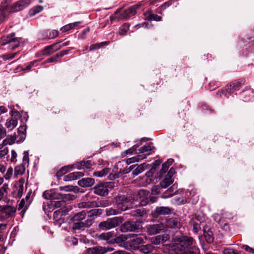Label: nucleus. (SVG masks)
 <instances>
[{
    "label": "nucleus",
    "mask_w": 254,
    "mask_h": 254,
    "mask_svg": "<svg viewBox=\"0 0 254 254\" xmlns=\"http://www.w3.org/2000/svg\"><path fill=\"white\" fill-rule=\"evenodd\" d=\"M195 243L190 237H176L172 241L171 251H174L177 254H199V249Z\"/></svg>",
    "instance_id": "obj_1"
},
{
    "label": "nucleus",
    "mask_w": 254,
    "mask_h": 254,
    "mask_svg": "<svg viewBox=\"0 0 254 254\" xmlns=\"http://www.w3.org/2000/svg\"><path fill=\"white\" fill-rule=\"evenodd\" d=\"M9 3V0H5L0 5V22L4 21L10 13L20 11L28 6L30 0H20L10 6Z\"/></svg>",
    "instance_id": "obj_2"
},
{
    "label": "nucleus",
    "mask_w": 254,
    "mask_h": 254,
    "mask_svg": "<svg viewBox=\"0 0 254 254\" xmlns=\"http://www.w3.org/2000/svg\"><path fill=\"white\" fill-rule=\"evenodd\" d=\"M116 201L118 209L125 211L131 207L135 202L134 196L119 195L116 197Z\"/></svg>",
    "instance_id": "obj_3"
},
{
    "label": "nucleus",
    "mask_w": 254,
    "mask_h": 254,
    "mask_svg": "<svg viewBox=\"0 0 254 254\" xmlns=\"http://www.w3.org/2000/svg\"><path fill=\"white\" fill-rule=\"evenodd\" d=\"M16 212L15 206L9 204L0 205V221L4 222L8 219L13 218Z\"/></svg>",
    "instance_id": "obj_4"
},
{
    "label": "nucleus",
    "mask_w": 254,
    "mask_h": 254,
    "mask_svg": "<svg viewBox=\"0 0 254 254\" xmlns=\"http://www.w3.org/2000/svg\"><path fill=\"white\" fill-rule=\"evenodd\" d=\"M122 223V219L116 217L100 222L99 224V228L102 230H109L118 226Z\"/></svg>",
    "instance_id": "obj_5"
},
{
    "label": "nucleus",
    "mask_w": 254,
    "mask_h": 254,
    "mask_svg": "<svg viewBox=\"0 0 254 254\" xmlns=\"http://www.w3.org/2000/svg\"><path fill=\"white\" fill-rule=\"evenodd\" d=\"M114 187V183L105 182L100 183L94 188V193L96 194L104 196L108 194L109 189Z\"/></svg>",
    "instance_id": "obj_6"
},
{
    "label": "nucleus",
    "mask_w": 254,
    "mask_h": 254,
    "mask_svg": "<svg viewBox=\"0 0 254 254\" xmlns=\"http://www.w3.org/2000/svg\"><path fill=\"white\" fill-rule=\"evenodd\" d=\"M144 239H146V237L133 236L131 239L127 242V244L128 245L130 249L132 250H138L140 248V245L144 243Z\"/></svg>",
    "instance_id": "obj_7"
},
{
    "label": "nucleus",
    "mask_w": 254,
    "mask_h": 254,
    "mask_svg": "<svg viewBox=\"0 0 254 254\" xmlns=\"http://www.w3.org/2000/svg\"><path fill=\"white\" fill-rule=\"evenodd\" d=\"M11 118L7 119L5 124L6 127L10 130L13 129L17 126V118L19 117L20 114L17 111L13 110L11 112Z\"/></svg>",
    "instance_id": "obj_8"
},
{
    "label": "nucleus",
    "mask_w": 254,
    "mask_h": 254,
    "mask_svg": "<svg viewBox=\"0 0 254 254\" xmlns=\"http://www.w3.org/2000/svg\"><path fill=\"white\" fill-rule=\"evenodd\" d=\"M149 192L145 190H140L136 196L134 197L135 201L140 200L138 205L144 206L146 205L148 202V196H149Z\"/></svg>",
    "instance_id": "obj_9"
},
{
    "label": "nucleus",
    "mask_w": 254,
    "mask_h": 254,
    "mask_svg": "<svg viewBox=\"0 0 254 254\" xmlns=\"http://www.w3.org/2000/svg\"><path fill=\"white\" fill-rule=\"evenodd\" d=\"M121 229L123 232L136 231L139 229V225L136 222L127 221L121 226Z\"/></svg>",
    "instance_id": "obj_10"
},
{
    "label": "nucleus",
    "mask_w": 254,
    "mask_h": 254,
    "mask_svg": "<svg viewBox=\"0 0 254 254\" xmlns=\"http://www.w3.org/2000/svg\"><path fill=\"white\" fill-rule=\"evenodd\" d=\"M164 228L162 223L148 225L146 226L147 232L149 235H155L159 233Z\"/></svg>",
    "instance_id": "obj_11"
},
{
    "label": "nucleus",
    "mask_w": 254,
    "mask_h": 254,
    "mask_svg": "<svg viewBox=\"0 0 254 254\" xmlns=\"http://www.w3.org/2000/svg\"><path fill=\"white\" fill-rule=\"evenodd\" d=\"M166 226L170 228H180L182 225L179 219L177 218H171L166 221Z\"/></svg>",
    "instance_id": "obj_12"
},
{
    "label": "nucleus",
    "mask_w": 254,
    "mask_h": 254,
    "mask_svg": "<svg viewBox=\"0 0 254 254\" xmlns=\"http://www.w3.org/2000/svg\"><path fill=\"white\" fill-rule=\"evenodd\" d=\"M25 180L23 178H20L15 184V190L17 191V196L20 198L24 191V185Z\"/></svg>",
    "instance_id": "obj_13"
},
{
    "label": "nucleus",
    "mask_w": 254,
    "mask_h": 254,
    "mask_svg": "<svg viewBox=\"0 0 254 254\" xmlns=\"http://www.w3.org/2000/svg\"><path fill=\"white\" fill-rule=\"evenodd\" d=\"M84 176V174L80 172H73L65 176L64 178V181H70L77 180Z\"/></svg>",
    "instance_id": "obj_14"
},
{
    "label": "nucleus",
    "mask_w": 254,
    "mask_h": 254,
    "mask_svg": "<svg viewBox=\"0 0 254 254\" xmlns=\"http://www.w3.org/2000/svg\"><path fill=\"white\" fill-rule=\"evenodd\" d=\"M95 183L94 179L91 178H83L78 181V185L81 187H89L92 186Z\"/></svg>",
    "instance_id": "obj_15"
},
{
    "label": "nucleus",
    "mask_w": 254,
    "mask_h": 254,
    "mask_svg": "<svg viewBox=\"0 0 254 254\" xmlns=\"http://www.w3.org/2000/svg\"><path fill=\"white\" fill-rule=\"evenodd\" d=\"M115 17H111L112 20L117 18L118 19H126L129 17L127 10L122 11L121 9H118L115 13Z\"/></svg>",
    "instance_id": "obj_16"
},
{
    "label": "nucleus",
    "mask_w": 254,
    "mask_h": 254,
    "mask_svg": "<svg viewBox=\"0 0 254 254\" xmlns=\"http://www.w3.org/2000/svg\"><path fill=\"white\" fill-rule=\"evenodd\" d=\"M168 239L167 235H158L151 239V242L154 245H159L164 243Z\"/></svg>",
    "instance_id": "obj_17"
},
{
    "label": "nucleus",
    "mask_w": 254,
    "mask_h": 254,
    "mask_svg": "<svg viewBox=\"0 0 254 254\" xmlns=\"http://www.w3.org/2000/svg\"><path fill=\"white\" fill-rule=\"evenodd\" d=\"M154 147L151 146V144L147 145H144L139 148L138 150V155H145V158L147 155L150 154V151L154 149Z\"/></svg>",
    "instance_id": "obj_18"
},
{
    "label": "nucleus",
    "mask_w": 254,
    "mask_h": 254,
    "mask_svg": "<svg viewBox=\"0 0 254 254\" xmlns=\"http://www.w3.org/2000/svg\"><path fill=\"white\" fill-rule=\"evenodd\" d=\"M58 43H55L52 45L46 47L44 50L43 54L45 55H50L55 52L61 49L62 48V46H59L55 49V47Z\"/></svg>",
    "instance_id": "obj_19"
},
{
    "label": "nucleus",
    "mask_w": 254,
    "mask_h": 254,
    "mask_svg": "<svg viewBox=\"0 0 254 254\" xmlns=\"http://www.w3.org/2000/svg\"><path fill=\"white\" fill-rule=\"evenodd\" d=\"M105 250L104 247L98 246L88 249V251L89 254H105Z\"/></svg>",
    "instance_id": "obj_20"
},
{
    "label": "nucleus",
    "mask_w": 254,
    "mask_h": 254,
    "mask_svg": "<svg viewBox=\"0 0 254 254\" xmlns=\"http://www.w3.org/2000/svg\"><path fill=\"white\" fill-rule=\"evenodd\" d=\"M69 199V194H64L61 193L57 192L52 190V194L51 195V200L55 199Z\"/></svg>",
    "instance_id": "obj_21"
},
{
    "label": "nucleus",
    "mask_w": 254,
    "mask_h": 254,
    "mask_svg": "<svg viewBox=\"0 0 254 254\" xmlns=\"http://www.w3.org/2000/svg\"><path fill=\"white\" fill-rule=\"evenodd\" d=\"M80 23H81V22H79V21L69 23V24H66V25H64V26L62 27L61 28V31L62 32H65L66 31H67L70 29H73L74 28L78 26Z\"/></svg>",
    "instance_id": "obj_22"
},
{
    "label": "nucleus",
    "mask_w": 254,
    "mask_h": 254,
    "mask_svg": "<svg viewBox=\"0 0 254 254\" xmlns=\"http://www.w3.org/2000/svg\"><path fill=\"white\" fill-rule=\"evenodd\" d=\"M154 247H153L151 244H147L145 245H141L140 246L139 249H138L141 252L147 254H149L153 251Z\"/></svg>",
    "instance_id": "obj_23"
},
{
    "label": "nucleus",
    "mask_w": 254,
    "mask_h": 254,
    "mask_svg": "<svg viewBox=\"0 0 254 254\" xmlns=\"http://www.w3.org/2000/svg\"><path fill=\"white\" fill-rule=\"evenodd\" d=\"M26 127L24 126H20L17 129L18 136H19V139L17 142H21L24 140L26 137Z\"/></svg>",
    "instance_id": "obj_24"
},
{
    "label": "nucleus",
    "mask_w": 254,
    "mask_h": 254,
    "mask_svg": "<svg viewBox=\"0 0 254 254\" xmlns=\"http://www.w3.org/2000/svg\"><path fill=\"white\" fill-rule=\"evenodd\" d=\"M241 86L240 83L238 81L231 83L227 86V91L229 93H231L234 90H238Z\"/></svg>",
    "instance_id": "obj_25"
},
{
    "label": "nucleus",
    "mask_w": 254,
    "mask_h": 254,
    "mask_svg": "<svg viewBox=\"0 0 254 254\" xmlns=\"http://www.w3.org/2000/svg\"><path fill=\"white\" fill-rule=\"evenodd\" d=\"M23 43V40L22 38H17L14 37L11 43H10L9 47L12 49H14L20 45L21 43Z\"/></svg>",
    "instance_id": "obj_26"
},
{
    "label": "nucleus",
    "mask_w": 254,
    "mask_h": 254,
    "mask_svg": "<svg viewBox=\"0 0 254 254\" xmlns=\"http://www.w3.org/2000/svg\"><path fill=\"white\" fill-rule=\"evenodd\" d=\"M155 212L157 214L165 215L170 213L171 212V209L168 207L160 206L156 208Z\"/></svg>",
    "instance_id": "obj_27"
},
{
    "label": "nucleus",
    "mask_w": 254,
    "mask_h": 254,
    "mask_svg": "<svg viewBox=\"0 0 254 254\" xmlns=\"http://www.w3.org/2000/svg\"><path fill=\"white\" fill-rule=\"evenodd\" d=\"M86 215V212L85 211H82L74 215L71 218L73 221H80L85 219Z\"/></svg>",
    "instance_id": "obj_28"
},
{
    "label": "nucleus",
    "mask_w": 254,
    "mask_h": 254,
    "mask_svg": "<svg viewBox=\"0 0 254 254\" xmlns=\"http://www.w3.org/2000/svg\"><path fill=\"white\" fill-rule=\"evenodd\" d=\"M92 164L90 161H83L80 163L76 164L75 167L78 170H81L84 168L89 169L91 167Z\"/></svg>",
    "instance_id": "obj_29"
},
{
    "label": "nucleus",
    "mask_w": 254,
    "mask_h": 254,
    "mask_svg": "<svg viewBox=\"0 0 254 254\" xmlns=\"http://www.w3.org/2000/svg\"><path fill=\"white\" fill-rule=\"evenodd\" d=\"M174 180L171 177L165 178L160 183L162 188H166L173 183Z\"/></svg>",
    "instance_id": "obj_30"
},
{
    "label": "nucleus",
    "mask_w": 254,
    "mask_h": 254,
    "mask_svg": "<svg viewBox=\"0 0 254 254\" xmlns=\"http://www.w3.org/2000/svg\"><path fill=\"white\" fill-rule=\"evenodd\" d=\"M110 172V169L108 168H105L101 171H95L93 173V176L98 177H103Z\"/></svg>",
    "instance_id": "obj_31"
},
{
    "label": "nucleus",
    "mask_w": 254,
    "mask_h": 254,
    "mask_svg": "<svg viewBox=\"0 0 254 254\" xmlns=\"http://www.w3.org/2000/svg\"><path fill=\"white\" fill-rule=\"evenodd\" d=\"M8 185L7 184H4L0 188V200L2 198L6 196L8 194Z\"/></svg>",
    "instance_id": "obj_32"
},
{
    "label": "nucleus",
    "mask_w": 254,
    "mask_h": 254,
    "mask_svg": "<svg viewBox=\"0 0 254 254\" xmlns=\"http://www.w3.org/2000/svg\"><path fill=\"white\" fill-rule=\"evenodd\" d=\"M16 139V136L15 135H10L8 136L7 138L4 139L1 144H2L4 145H6L7 144L8 145H12L14 143Z\"/></svg>",
    "instance_id": "obj_33"
},
{
    "label": "nucleus",
    "mask_w": 254,
    "mask_h": 254,
    "mask_svg": "<svg viewBox=\"0 0 254 254\" xmlns=\"http://www.w3.org/2000/svg\"><path fill=\"white\" fill-rule=\"evenodd\" d=\"M14 35L12 34L9 36H3L1 39V44L3 45H5L6 44H10L11 42H12L13 38H14Z\"/></svg>",
    "instance_id": "obj_34"
},
{
    "label": "nucleus",
    "mask_w": 254,
    "mask_h": 254,
    "mask_svg": "<svg viewBox=\"0 0 254 254\" xmlns=\"http://www.w3.org/2000/svg\"><path fill=\"white\" fill-rule=\"evenodd\" d=\"M141 4H136L130 7L127 9L129 17L131 16L135 15L136 13V9L140 8Z\"/></svg>",
    "instance_id": "obj_35"
},
{
    "label": "nucleus",
    "mask_w": 254,
    "mask_h": 254,
    "mask_svg": "<svg viewBox=\"0 0 254 254\" xmlns=\"http://www.w3.org/2000/svg\"><path fill=\"white\" fill-rule=\"evenodd\" d=\"M145 158V155H138L135 157L128 158L126 162L127 164L134 163L135 162H138L140 160H143Z\"/></svg>",
    "instance_id": "obj_36"
},
{
    "label": "nucleus",
    "mask_w": 254,
    "mask_h": 254,
    "mask_svg": "<svg viewBox=\"0 0 254 254\" xmlns=\"http://www.w3.org/2000/svg\"><path fill=\"white\" fill-rule=\"evenodd\" d=\"M204 236L205 239V240L209 243H211L213 242L214 240V237L213 236V233L211 231L208 230L206 231L205 230H204Z\"/></svg>",
    "instance_id": "obj_37"
},
{
    "label": "nucleus",
    "mask_w": 254,
    "mask_h": 254,
    "mask_svg": "<svg viewBox=\"0 0 254 254\" xmlns=\"http://www.w3.org/2000/svg\"><path fill=\"white\" fill-rule=\"evenodd\" d=\"M43 9V6L41 5L36 6L31 8L29 11V14L31 16H34L37 13L42 11Z\"/></svg>",
    "instance_id": "obj_38"
},
{
    "label": "nucleus",
    "mask_w": 254,
    "mask_h": 254,
    "mask_svg": "<svg viewBox=\"0 0 254 254\" xmlns=\"http://www.w3.org/2000/svg\"><path fill=\"white\" fill-rule=\"evenodd\" d=\"M113 236V233L111 232H107V233H103L100 234L98 238L100 240H109Z\"/></svg>",
    "instance_id": "obj_39"
},
{
    "label": "nucleus",
    "mask_w": 254,
    "mask_h": 254,
    "mask_svg": "<svg viewBox=\"0 0 254 254\" xmlns=\"http://www.w3.org/2000/svg\"><path fill=\"white\" fill-rule=\"evenodd\" d=\"M145 169V164H140L133 170L132 174L133 175L137 176L139 174L143 172Z\"/></svg>",
    "instance_id": "obj_40"
},
{
    "label": "nucleus",
    "mask_w": 254,
    "mask_h": 254,
    "mask_svg": "<svg viewBox=\"0 0 254 254\" xmlns=\"http://www.w3.org/2000/svg\"><path fill=\"white\" fill-rule=\"evenodd\" d=\"M95 201L82 202L78 204L79 208H90L95 206Z\"/></svg>",
    "instance_id": "obj_41"
},
{
    "label": "nucleus",
    "mask_w": 254,
    "mask_h": 254,
    "mask_svg": "<svg viewBox=\"0 0 254 254\" xmlns=\"http://www.w3.org/2000/svg\"><path fill=\"white\" fill-rule=\"evenodd\" d=\"M26 166L24 164H21L17 166L15 168V173L17 175H22L25 170V167Z\"/></svg>",
    "instance_id": "obj_42"
},
{
    "label": "nucleus",
    "mask_w": 254,
    "mask_h": 254,
    "mask_svg": "<svg viewBox=\"0 0 254 254\" xmlns=\"http://www.w3.org/2000/svg\"><path fill=\"white\" fill-rule=\"evenodd\" d=\"M30 204L29 203V201H27L26 202L24 199H21L20 202L19 204L18 209H23V211H25Z\"/></svg>",
    "instance_id": "obj_43"
},
{
    "label": "nucleus",
    "mask_w": 254,
    "mask_h": 254,
    "mask_svg": "<svg viewBox=\"0 0 254 254\" xmlns=\"http://www.w3.org/2000/svg\"><path fill=\"white\" fill-rule=\"evenodd\" d=\"M64 211L61 209L55 211L53 213V217L55 221H58L62 219Z\"/></svg>",
    "instance_id": "obj_44"
},
{
    "label": "nucleus",
    "mask_w": 254,
    "mask_h": 254,
    "mask_svg": "<svg viewBox=\"0 0 254 254\" xmlns=\"http://www.w3.org/2000/svg\"><path fill=\"white\" fill-rule=\"evenodd\" d=\"M102 213V210L100 209H94L88 211L86 212V214L88 215L89 217H92L93 216H98L100 215Z\"/></svg>",
    "instance_id": "obj_45"
},
{
    "label": "nucleus",
    "mask_w": 254,
    "mask_h": 254,
    "mask_svg": "<svg viewBox=\"0 0 254 254\" xmlns=\"http://www.w3.org/2000/svg\"><path fill=\"white\" fill-rule=\"evenodd\" d=\"M129 25L128 23L124 24L120 28L119 33L120 35H125L127 31L129 30Z\"/></svg>",
    "instance_id": "obj_46"
},
{
    "label": "nucleus",
    "mask_w": 254,
    "mask_h": 254,
    "mask_svg": "<svg viewBox=\"0 0 254 254\" xmlns=\"http://www.w3.org/2000/svg\"><path fill=\"white\" fill-rule=\"evenodd\" d=\"M4 145L0 144V158H2L8 152V148L7 147H4Z\"/></svg>",
    "instance_id": "obj_47"
},
{
    "label": "nucleus",
    "mask_w": 254,
    "mask_h": 254,
    "mask_svg": "<svg viewBox=\"0 0 254 254\" xmlns=\"http://www.w3.org/2000/svg\"><path fill=\"white\" fill-rule=\"evenodd\" d=\"M106 213L107 216H111L113 215H117L119 213V211L118 209L113 208H109L106 209Z\"/></svg>",
    "instance_id": "obj_48"
},
{
    "label": "nucleus",
    "mask_w": 254,
    "mask_h": 254,
    "mask_svg": "<svg viewBox=\"0 0 254 254\" xmlns=\"http://www.w3.org/2000/svg\"><path fill=\"white\" fill-rule=\"evenodd\" d=\"M69 167V166H65V167H62L60 170H59L57 172L56 176L58 177H61L63 175H64L65 174H66L67 172ZM70 168H71V167H70Z\"/></svg>",
    "instance_id": "obj_49"
},
{
    "label": "nucleus",
    "mask_w": 254,
    "mask_h": 254,
    "mask_svg": "<svg viewBox=\"0 0 254 254\" xmlns=\"http://www.w3.org/2000/svg\"><path fill=\"white\" fill-rule=\"evenodd\" d=\"M29 153L28 151L24 152V156L23 157L22 164L26 165L27 167L29 165Z\"/></svg>",
    "instance_id": "obj_50"
},
{
    "label": "nucleus",
    "mask_w": 254,
    "mask_h": 254,
    "mask_svg": "<svg viewBox=\"0 0 254 254\" xmlns=\"http://www.w3.org/2000/svg\"><path fill=\"white\" fill-rule=\"evenodd\" d=\"M174 188H175V185H173L172 187H170L169 189H168L167 190V191H166V192H165V194H164L161 196V197L162 198H167L172 196L173 195V193H171L168 195H166V194L167 192H172L174 191Z\"/></svg>",
    "instance_id": "obj_51"
},
{
    "label": "nucleus",
    "mask_w": 254,
    "mask_h": 254,
    "mask_svg": "<svg viewBox=\"0 0 254 254\" xmlns=\"http://www.w3.org/2000/svg\"><path fill=\"white\" fill-rule=\"evenodd\" d=\"M84 228H85V227L83 222L78 221L77 222L74 223L73 225V229L74 230L81 229Z\"/></svg>",
    "instance_id": "obj_52"
},
{
    "label": "nucleus",
    "mask_w": 254,
    "mask_h": 254,
    "mask_svg": "<svg viewBox=\"0 0 254 254\" xmlns=\"http://www.w3.org/2000/svg\"><path fill=\"white\" fill-rule=\"evenodd\" d=\"M189 193L192 199V203H196L198 200V196H196V190H193Z\"/></svg>",
    "instance_id": "obj_53"
},
{
    "label": "nucleus",
    "mask_w": 254,
    "mask_h": 254,
    "mask_svg": "<svg viewBox=\"0 0 254 254\" xmlns=\"http://www.w3.org/2000/svg\"><path fill=\"white\" fill-rule=\"evenodd\" d=\"M137 148V146L136 145H133L132 147H131V148H129L128 149L126 150L125 151H124L123 153H122V156L123 157H125L127 154H132L133 153V152L136 150Z\"/></svg>",
    "instance_id": "obj_54"
},
{
    "label": "nucleus",
    "mask_w": 254,
    "mask_h": 254,
    "mask_svg": "<svg viewBox=\"0 0 254 254\" xmlns=\"http://www.w3.org/2000/svg\"><path fill=\"white\" fill-rule=\"evenodd\" d=\"M130 214H131V215L132 216H136V217L140 216V217H141L143 215V211H141L140 209H137L134 211H131Z\"/></svg>",
    "instance_id": "obj_55"
},
{
    "label": "nucleus",
    "mask_w": 254,
    "mask_h": 254,
    "mask_svg": "<svg viewBox=\"0 0 254 254\" xmlns=\"http://www.w3.org/2000/svg\"><path fill=\"white\" fill-rule=\"evenodd\" d=\"M52 194V190H47L43 192V196L46 199L51 200Z\"/></svg>",
    "instance_id": "obj_56"
},
{
    "label": "nucleus",
    "mask_w": 254,
    "mask_h": 254,
    "mask_svg": "<svg viewBox=\"0 0 254 254\" xmlns=\"http://www.w3.org/2000/svg\"><path fill=\"white\" fill-rule=\"evenodd\" d=\"M224 254H239L237 251L230 248H226L223 250Z\"/></svg>",
    "instance_id": "obj_57"
},
{
    "label": "nucleus",
    "mask_w": 254,
    "mask_h": 254,
    "mask_svg": "<svg viewBox=\"0 0 254 254\" xmlns=\"http://www.w3.org/2000/svg\"><path fill=\"white\" fill-rule=\"evenodd\" d=\"M12 173H13V169H12V168H9L7 169L6 174L4 176V177L5 178V179L6 180H8V179H9L11 177V176L12 175Z\"/></svg>",
    "instance_id": "obj_58"
},
{
    "label": "nucleus",
    "mask_w": 254,
    "mask_h": 254,
    "mask_svg": "<svg viewBox=\"0 0 254 254\" xmlns=\"http://www.w3.org/2000/svg\"><path fill=\"white\" fill-rule=\"evenodd\" d=\"M104 44H107V42H102L98 44H93L90 46L89 50L91 51L94 49H96L97 48H100L102 46L104 45Z\"/></svg>",
    "instance_id": "obj_59"
},
{
    "label": "nucleus",
    "mask_w": 254,
    "mask_h": 254,
    "mask_svg": "<svg viewBox=\"0 0 254 254\" xmlns=\"http://www.w3.org/2000/svg\"><path fill=\"white\" fill-rule=\"evenodd\" d=\"M58 35H59V32L57 30H53L52 31L50 32L49 35H48V38L53 39V38L58 37Z\"/></svg>",
    "instance_id": "obj_60"
},
{
    "label": "nucleus",
    "mask_w": 254,
    "mask_h": 254,
    "mask_svg": "<svg viewBox=\"0 0 254 254\" xmlns=\"http://www.w3.org/2000/svg\"><path fill=\"white\" fill-rule=\"evenodd\" d=\"M17 156V154L15 150H12L11 151V157L10 161L12 162H15L17 161L16 157Z\"/></svg>",
    "instance_id": "obj_61"
},
{
    "label": "nucleus",
    "mask_w": 254,
    "mask_h": 254,
    "mask_svg": "<svg viewBox=\"0 0 254 254\" xmlns=\"http://www.w3.org/2000/svg\"><path fill=\"white\" fill-rule=\"evenodd\" d=\"M6 129L2 125H0V140L6 135Z\"/></svg>",
    "instance_id": "obj_62"
},
{
    "label": "nucleus",
    "mask_w": 254,
    "mask_h": 254,
    "mask_svg": "<svg viewBox=\"0 0 254 254\" xmlns=\"http://www.w3.org/2000/svg\"><path fill=\"white\" fill-rule=\"evenodd\" d=\"M220 225L221 226V228L225 231H228L230 229L229 225L227 223L225 222L224 220L222 221Z\"/></svg>",
    "instance_id": "obj_63"
},
{
    "label": "nucleus",
    "mask_w": 254,
    "mask_h": 254,
    "mask_svg": "<svg viewBox=\"0 0 254 254\" xmlns=\"http://www.w3.org/2000/svg\"><path fill=\"white\" fill-rule=\"evenodd\" d=\"M65 205V201L64 200L56 201L54 203V206L57 208L61 207Z\"/></svg>",
    "instance_id": "obj_64"
}]
</instances>
